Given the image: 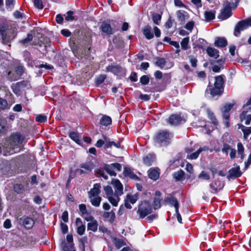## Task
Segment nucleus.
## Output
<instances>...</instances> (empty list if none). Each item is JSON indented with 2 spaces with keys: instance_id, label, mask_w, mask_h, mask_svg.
Listing matches in <instances>:
<instances>
[{
  "instance_id": "27",
  "label": "nucleus",
  "mask_w": 251,
  "mask_h": 251,
  "mask_svg": "<svg viewBox=\"0 0 251 251\" xmlns=\"http://www.w3.org/2000/svg\"><path fill=\"white\" fill-rule=\"evenodd\" d=\"M98 226V222L95 219L89 222L87 224V229L88 230H91L96 232L97 230Z\"/></svg>"
},
{
  "instance_id": "39",
  "label": "nucleus",
  "mask_w": 251,
  "mask_h": 251,
  "mask_svg": "<svg viewBox=\"0 0 251 251\" xmlns=\"http://www.w3.org/2000/svg\"><path fill=\"white\" fill-rule=\"evenodd\" d=\"M224 79L222 76H218L215 77L214 86L223 89Z\"/></svg>"
},
{
  "instance_id": "58",
  "label": "nucleus",
  "mask_w": 251,
  "mask_h": 251,
  "mask_svg": "<svg viewBox=\"0 0 251 251\" xmlns=\"http://www.w3.org/2000/svg\"><path fill=\"white\" fill-rule=\"evenodd\" d=\"M79 209L81 213V216L83 215V214H85V213H86V212H87L86 205L84 204H80L79 205Z\"/></svg>"
},
{
  "instance_id": "14",
  "label": "nucleus",
  "mask_w": 251,
  "mask_h": 251,
  "mask_svg": "<svg viewBox=\"0 0 251 251\" xmlns=\"http://www.w3.org/2000/svg\"><path fill=\"white\" fill-rule=\"evenodd\" d=\"M138 199V194H135L134 195H127L125 200V205L127 208H131V206L130 203H135Z\"/></svg>"
},
{
  "instance_id": "62",
  "label": "nucleus",
  "mask_w": 251,
  "mask_h": 251,
  "mask_svg": "<svg viewBox=\"0 0 251 251\" xmlns=\"http://www.w3.org/2000/svg\"><path fill=\"white\" fill-rule=\"evenodd\" d=\"M32 38H33V36H32V34H28L27 35V37L26 38H25V39L21 40L20 41V42L22 44H25L28 43L29 41H31L32 40Z\"/></svg>"
},
{
  "instance_id": "31",
  "label": "nucleus",
  "mask_w": 251,
  "mask_h": 251,
  "mask_svg": "<svg viewBox=\"0 0 251 251\" xmlns=\"http://www.w3.org/2000/svg\"><path fill=\"white\" fill-rule=\"evenodd\" d=\"M100 185L99 183L94 184L93 188L90 192V197L97 196L100 193Z\"/></svg>"
},
{
  "instance_id": "28",
  "label": "nucleus",
  "mask_w": 251,
  "mask_h": 251,
  "mask_svg": "<svg viewBox=\"0 0 251 251\" xmlns=\"http://www.w3.org/2000/svg\"><path fill=\"white\" fill-rule=\"evenodd\" d=\"M103 217L107 219L110 222L112 223L115 218V214L113 211L104 212L103 213Z\"/></svg>"
},
{
  "instance_id": "3",
  "label": "nucleus",
  "mask_w": 251,
  "mask_h": 251,
  "mask_svg": "<svg viewBox=\"0 0 251 251\" xmlns=\"http://www.w3.org/2000/svg\"><path fill=\"white\" fill-rule=\"evenodd\" d=\"M166 204H169L171 206H174L175 209V216H176L178 223L182 224L181 216L179 212V202L175 197H171L166 198L164 201Z\"/></svg>"
},
{
  "instance_id": "40",
  "label": "nucleus",
  "mask_w": 251,
  "mask_h": 251,
  "mask_svg": "<svg viewBox=\"0 0 251 251\" xmlns=\"http://www.w3.org/2000/svg\"><path fill=\"white\" fill-rule=\"evenodd\" d=\"M104 169L110 176H116V173H115L114 169L112 168V166H110V165H105L104 167Z\"/></svg>"
},
{
  "instance_id": "63",
  "label": "nucleus",
  "mask_w": 251,
  "mask_h": 251,
  "mask_svg": "<svg viewBox=\"0 0 251 251\" xmlns=\"http://www.w3.org/2000/svg\"><path fill=\"white\" fill-rule=\"evenodd\" d=\"M231 148L228 145H224L222 150L223 153H225L226 155L228 154V151H230Z\"/></svg>"
},
{
  "instance_id": "15",
  "label": "nucleus",
  "mask_w": 251,
  "mask_h": 251,
  "mask_svg": "<svg viewBox=\"0 0 251 251\" xmlns=\"http://www.w3.org/2000/svg\"><path fill=\"white\" fill-rule=\"evenodd\" d=\"M16 75L14 76H12L13 74L12 72H9L8 74V79L11 81H15L18 79H19L21 76L24 73V68L23 67L19 66L17 67L16 69Z\"/></svg>"
},
{
  "instance_id": "60",
  "label": "nucleus",
  "mask_w": 251,
  "mask_h": 251,
  "mask_svg": "<svg viewBox=\"0 0 251 251\" xmlns=\"http://www.w3.org/2000/svg\"><path fill=\"white\" fill-rule=\"evenodd\" d=\"M118 69L119 67L118 66H109L106 67V70L107 71L112 72L114 74L117 72Z\"/></svg>"
},
{
  "instance_id": "33",
  "label": "nucleus",
  "mask_w": 251,
  "mask_h": 251,
  "mask_svg": "<svg viewBox=\"0 0 251 251\" xmlns=\"http://www.w3.org/2000/svg\"><path fill=\"white\" fill-rule=\"evenodd\" d=\"M104 139L105 140V147L106 148H111L112 146L116 147L117 148H119L120 144L119 143H115L113 141H109L108 139L104 136Z\"/></svg>"
},
{
  "instance_id": "25",
  "label": "nucleus",
  "mask_w": 251,
  "mask_h": 251,
  "mask_svg": "<svg viewBox=\"0 0 251 251\" xmlns=\"http://www.w3.org/2000/svg\"><path fill=\"white\" fill-rule=\"evenodd\" d=\"M215 45L218 47H224L227 45V41L225 38L217 37L215 41Z\"/></svg>"
},
{
  "instance_id": "44",
  "label": "nucleus",
  "mask_w": 251,
  "mask_h": 251,
  "mask_svg": "<svg viewBox=\"0 0 251 251\" xmlns=\"http://www.w3.org/2000/svg\"><path fill=\"white\" fill-rule=\"evenodd\" d=\"M242 131L244 133V137L245 139H247L249 134L251 133V126L245 127L242 126Z\"/></svg>"
},
{
  "instance_id": "18",
  "label": "nucleus",
  "mask_w": 251,
  "mask_h": 251,
  "mask_svg": "<svg viewBox=\"0 0 251 251\" xmlns=\"http://www.w3.org/2000/svg\"><path fill=\"white\" fill-rule=\"evenodd\" d=\"M242 121L246 120L245 124L248 125L251 121V112L250 110L244 109L240 115Z\"/></svg>"
},
{
  "instance_id": "38",
  "label": "nucleus",
  "mask_w": 251,
  "mask_h": 251,
  "mask_svg": "<svg viewBox=\"0 0 251 251\" xmlns=\"http://www.w3.org/2000/svg\"><path fill=\"white\" fill-rule=\"evenodd\" d=\"M70 137L78 144H80L81 140H80L79 134L75 132H72L69 134Z\"/></svg>"
},
{
  "instance_id": "61",
  "label": "nucleus",
  "mask_w": 251,
  "mask_h": 251,
  "mask_svg": "<svg viewBox=\"0 0 251 251\" xmlns=\"http://www.w3.org/2000/svg\"><path fill=\"white\" fill-rule=\"evenodd\" d=\"M112 166V168L114 170H116L117 171H121L122 170V166L120 164L118 163H112L110 165Z\"/></svg>"
},
{
  "instance_id": "36",
  "label": "nucleus",
  "mask_w": 251,
  "mask_h": 251,
  "mask_svg": "<svg viewBox=\"0 0 251 251\" xmlns=\"http://www.w3.org/2000/svg\"><path fill=\"white\" fill-rule=\"evenodd\" d=\"M173 176L176 181L182 180L184 178V173L182 170H180L175 173Z\"/></svg>"
},
{
  "instance_id": "11",
  "label": "nucleus",
  "mask_w": 251,
  "mask_h": 251,
  "mask_svg": "<svg viewBox=\"0 0 251 251\" xmlns=\"http://www.w3.org/2000/svg\"><path fill=\"white\" fill-rule=\"evenodd\" d=\"M8 141L11 143L14 147H19L20 151L22 143L24 141V137L20 134H16L12 135Z\"/></svg>"
},
{
  "instance_id": "45",
  "label": "nucleus",
  "mask_w": 251,
  "mask_h": 251,
  "mask_svg": "<svg viewBox=\"0 0 251 251\" xmlns=\"http://www.w3.org/2000/svg\"><path fill=\"white\" fill-rule=\"evenodd\" d=\"M208 117L211 120L212 123L214 126H217L218 125V121L215 117L213 113L209 110H207Z\"/></svg>"
},
{
  "instance_id": "53",
  "label": "nucleus",
  "mask_w": 251,
  "mask_h": 251,
  "mask_svg": "<svg viewBox=\"0 0 251 251\" xmlns=\"http://www.w3.org/2000/svg\"><path fill=\"white\" fill-rule=\"evenodd\" d=\"M87 222H90L94 220V217L88 212L81 216Z\"/></svg>"
},
{
  "instance_id": "59",
  "label": "nucleus",
  "mask_w": 251,
  "mask_h": 251,
  "mask_svg": "<svg viewBox=\"0 0 251 251\" xmlns=\"http://www.w3.org/2000/svg\"><path fill=\"white\" fill-rule=\"evenodd\" d=\"M34 4L35 6L39 9H42L43 8L41 0H34Z\"/></svg>"
},
{
  "instance_id": "50",
  "label": "nucleus",
  "mask_w": 251,
  "mask_h": 251,
  "mask_svg": "<svg viewBox=\"0 0 251 251\" xmlns=\"http://www.w3.org/2000/svg\"><path fill=\"white\" fill-rule=\"evenodd\" d=\"M200 153V152L199 150H198L192 153L188 154L186 158L190 159H196L198 157Z\"/></svg>"
},
{
  "instance_id": "17",
  "label": "nucleus",
  "mask_w": 251,
  "mask_h": 251,
  "mask_svg": "<svg viewBox=\"0 0 251 251\" xmlns=\"http://www.w3.org/2000/svg\"><path fill=\"white\" fill-rule=\"evenodd\" d=\"M22 224L25 228L30 229L34 226L35 222L33 219L29 217H25L21 219Z\"/></svg>"
},
{
  "instance_id": "12",
  "label": "nucleus",
  "mask_w": 251,
  "mask_h": 251,
  "mask_svg": "<svg viewBox=\"0 0 251 251\" xmlns=\"http://www.w3.org/2000/svg\"><path fill=\"white\" fill-rule=\"evenodd\" d=\"M100 29L102 33L105 35H111L115 32L114 29L111 27L110 24L105 22L101 24Z\"/></svg>"
},
{
  "instance_id": "4",
  "label": "nucleus",
  "mask_w": 251,
  "mask_h": 251,
  "mask_svg": "<svg viewBox=\"0 0 251 251\" xmlns=\"http://www.w3.org/2000/svg\"><path fill=\"white\" fill-rule=\"evenodd\" d=\"M171 138V134L167 131L160 132L155 137V142L159 146L167 145Z\"/></svg>"
},
{
  "instance_id": "30",
  "label": "nucleus",
  "mask_w": 251,
  "mask_h": 251,
  "mask_svg": "<svg viewBox=\"0 0 251 251\" xmlns=\"http://www.w3.org/2000/svg\"><path fill=\"white\" fill-rule=\"evenodd\" d=\"M155 156L153 154H149L143 158L144 163L147 166H150L154 161Z\"/></svg>"
},
{
  "instance_id": "64",
  "label": "nucleus",
  "mask_w": 251,
  "mask_h": 251,
  "mask_svg": "<svg viewBox=\"0 0 251 251\" xmlns=\"http://www.w3.org/2000/svg\"><path fill=\"white\" fill-rule=\"evenodd\" d=\"M73 12L71 11H69L67 13V15L65 17V20L66 21H73L74 19V17L73 16Z\"/></svg>"
},
{
  "instance_id": "49",
  "label": "nucleus",
  "mask_w": 251,
  "mask_h": 251,
  "mask_svg": "<svg viewBox=\"0 0 251 251\" xmlns=\"http://www.w3.org/2000/svg\"><path fill=\"white\" fill-rule=\"evenodd\" d=\"M161 199L158 198H154L153 201V207L154 209H159L161 207Z\"/></svg>"
},
{
  "instance_id": "34",
  "label": "nucleus",
  "mask_w": 251,
  "mask_h": 251,
  "mask_svg": "<svg viewBox=\"0 0 251 251\" xmlns=\"http://www.w3.org/2000/svg\"><path fill=\"white\" fill-rule=\"evenodd\" d=\"M223 89L221 88L214 86L213 88L210 89V94L212 97L220 95L223 92Z\"/></svg>"
},
{
  "instance_id": "13",
  "label": "nucleus",
  "mask_w": 251,
  "mask_h": 251,
  "mask_svg": "<svg viewBox=\"0 0 251 251\" xmlns=\"http://www.w3.org/2000/svg\"><path fill=\"white\" fill-rule=\"evenodd\" d=\"M156 65L162 69H168L173 66V63L171 62H166L163 58H157L156 61Z\"/></svg>"
},
{
  "instance_id": "56",
  "label": "nucleus",
  "mask_w": 251,
  "mask_h": 251,
  "mask_svg": "<svg viewBox=\"0 0 251 251\" xmlns=\"http://www.w3.org/2000/svg\"><path fill=\"white\" fill-rule=\"evenodd\" d=\"M161 18V16L158 14H153L152 15V19L153 22L156 25L159 24L158 22L159 21H160Z\"/></svg>"
},
{
  "instance_id": "46",
  "label": "nucleus",
  "mask_w": 251,
  "mask_h": 251,
  "mask_svg": "<svg viewBox=\"0 0 251 251\" xmlns=\"http://www.w3.org/2000/svg\"><path fill=\"white\" fill-rule=\"evenodd\" d=\"M67 241L69 244H70V247L72 249V251H75L74 248V245L73 244V237L71 234H68L66 237Z\"/></svg>"
},
{
  "instance_id": "7",
  "label": "nucleus",
  "mask_w": 251,
  "mask_h": 251,
  "mask_svg": "<svg viewBox=\"0 0 251 251\" xmlns=\"http://www.w3.org/2000/svg\"><path fill=\"white\" fill-rule=\"evenodd\" d=\"M250 26H251V18L239 22L235 27L234 35L237 37L239 36L241 31L244 30Z\"/></svg>"
},
{
  "instance_id": "1",
  "label": "nucleus",
  "mask_w": 251,
  "mask_h": 251,
  "mask_svg": "<svg viewBox=\"0 0 251 251\" xmlns=\"http://www.w3.org/2000/svg\"><path fill=\"white\" fill-rule=\"evenodd\" d=\"M111 185L114 189V192L112 188L109 185L104 186L103 190L109 201L113 206H117L120 200V196L123 194V186L120 181L116 179H112Z\"/></svg>"
},
{
  "instance_id": "16",
  "label": "nucleus",
  "mask_w": 251,
  "mask_h": 251,
  "mask_svg": "<svg viewBox=\"0 0 251 251\" xmlns=\"http://www.w3.org/2000/svg\"><path fill=\"white\" fill-rule=\"evenodd\" d=\"M169 124L173 126H176L184 122L185 120L180 116L176 114L172 115L168 120Z\"/></svg>"
},
{
  "instance_id": "8",
  "label": "nucleus",
  "mask_w": 251,
  "mask_h": 251,
  "mask_svg": "<svg viewBox=\"0 0 251 251\" xmlns=\"http://www.w3.org/2000/svg\"><path fill=\"white\" fill-rule=\"evenodd\" d=\"M3 148V154L4 155H8L20 151L19 147H14L11 143L8 140H6L3 144L1 145Z\"/></svg>"
},
{
  "instance_id": "43",
  "label": "nucleus",
  "mask_w": 251,
  "mask_h": 251,
  "mask_svg": "<svg viewBox=\"0 0 251 251\" xmlns=\"http://www.w3.org/2000/svg\"><path fill=\"white\" fill-rule=\"evenodd\" d=\"M189 37H186L183 39L182 41L180 43L181 48L184 50H186L189 48Z\"/></svg>"
},
{
  "instance_id": "26",
  "label": "nucleus",
  "mask_w": 251,
  "mask_h": 251,
  "mask_svg": "<svg viewBox=\"0 0 251 251\" xmlns=\"http://www.w3.org/2000/svg\"><path fill=\"white\" fill-rule=\"evenodd\" d=\"M151 28L149 25L146 26L143 29L144 35L148 39H151L153 37V34L151 32Z\"/></svg>"
},
{
  "instance_id": "23",
  "label": "nucleus",
  "mask_w": 251,
  "mask_h": 251,
  "mask_svg": "<svg viewBox=\"0 0 251 251\" xmlns=\"http://www.w3.org/2000/svg\"><path fill=\"white\" fill-rule=\"evenodd\" d=\"M148 176L151 179L156 180L159 176V169L158 168H151L148 171Z\"/></svg>"
},
{
  "instance_id": "54",
  "label": "nucleus",
  "mask_w": 251,
  "mask_h": 251,
  "mask_svg": "<svg viewBox=\"0 0 251 251\" xmlns=\"http://www.w3.org/2000/svg\"><path fill=\"white\" fill-rule=\"evenodd\" d=\"M233 107V104L231 103L226 104L222 108V112L223 113H228L229 111Z\"/></svg>"
},
{
  "instance_id": "19",
  "label": "nucleus",
  "mask_w": 251,
  "mask_h": 251,
  "mask_svg": "<svg viewBox=\"0 0 251 251\" xmlns=\"http://www.w3.org/2000/svg\"><path fill=\"white\" fill-rule=\"evenodd\" d=\"M177 20L180 23H184L189 18L188 13L184 10H179L176 12Z\"/></svg>"
},
{
  "instance_id": "55",
  "label": "nucleus",
  "mask_w": 251,
  "mask_h": 251,
  "mask_svg": "<svg viewBox=\"0 0 251 251\" xmlns=\"http://www.w3.org/2000/svg\"><path fill=\"white\" fill-rule=\"evenodd\" d=\"M105 76L104 75H100L96 78V83L97 85H99L102 83L104 79H105Z\"/></svg>"
},
{
  "instance_id": "22",
  "label": "nucleus",
  "mask_w": 251,
  "mask_h": 251,
  "mask_svg": "<svg viewBox=\"0 0 251 251\" xmlns=\"http://www.w3.org/2000/svg\"><path fill=\"white\" fill-rule=\"evenodd\" d=\"M241 174L242 173L240 171L239 166H237L235 167L232 168L229 170V176L228 177L230 178H236L240 176Z\"/></svg>"
},
{
  "instance_id": "10",
  "label": "nucleus",
  "mask_w": 251,
  "mask_h": 251,
  "mask_svg": "<svg viewBox=\"0 0 251 251\" xmlns=\"http://www.w3.org/2000/svg\"><path fill=\"white\" fill-rule=\"evenodd\" d=\"M94 168L93 163L90 161L80 165V169H76L75 172L79 175L86 174L91 172Z\"/></svg>"
},
{
  "instance_id": "41",
  "label": "nucleus",
  "mask_w": 251,
  "mask_h": 251,
  "mask_svg": "<svg viewBox=\"0 0 251 251\" xmlns=\"http://www.w3.org/2000/svg\"><path fill=\"white\" fill-rule=\"evenodd\" d=\"M14 0H5V6L8 10L12 11L14 9Z\"/></svg>"
},
{
  "instance_id": "51",
  "label": "nucleus",
  "mask_w": 251,
  "mask_h": 251,
  "mask_svg": "<svg viewBox=\"0 0 251 251\" xmlns=\"http://www.w3.org/2000/svg\"><path fill=\"white\" fill-rule=\"evenodd\" d=\"M36 120L40 123H44L47 121V117L46 115L39 114L36 116Z\"/></svg>"
},
{
  "instance_id": "42",
  "label": "nucleus",
  "mask_w": 251,
  "mask_h": 251,
  "mask_svg": "<svg viewBox=\"0 0 251 251\" xmlns=\"http://www.w3.org/2000/svg\"><path fill=\"white\" fill-rule=\"evenodd\" d=\"M244 148L241 143L237 144V152L238 154L241 155V159H243L244 157Z\"/></svg>"
},
{
  "instance_id": "2",
  "label": "nucleus",
  "mask_w": 251,
  "mask_h": 251,
  "mask_svg": "<svg viewBox=\"0 0 251 251\" xmlns=\"http://www.w3.org/2000/svg\"><path fill=\"white\" fill-rule=\"evenodd\" d=\"M0 33L4 44H7L15 36V30L5 24L0 25Z\"/></svg>"
},
{
  "instance_id": "52",
  "label": "nucleus",
  "mask_w": 251,
  "mask_h": 251,
  "mask_svg": "<svg viewBox=\"0 0 251 251\" xmlns=\"http://www.w3.org/2000/svg\"><path fill=\"white\" fill-rule=\"evenodd\" d=\"M126 245V243L122 239H118L115 242V246L118 249H119Z\"/></svg>"
},
{
  "instance_id": "24",
  "label": "nucleus",
  "mask_w": 251,
  "mask_h": 251,
  "mask_svg": "<svg viewBox=\"0 0 251 251\" xmlns=\"http://www.w3.org/2000/svg\"><path fill=\"white\" fill-rule=\"evenodd\" d=\"M124 174L126 176L135 179H138V177L133 173V172L129 168L126 167L124 168Z\"/></svg>"
},
{
  "instance_id": "6",
  "label": "nucleus",
  "mask_w": 251,
  "mask_h": 251,
  "mask_svg": "<svg viewBox=\"0 0 251 251\" xmlns=\"http://www.w3.org/2000/svg\"><path fill=\"white\" fill-rule=\"evenodd\" d=\"M30 87V83L28 81L23 80L11 85L13 92L17 96L21 95L22 91Z\"/></svg>"
},
{
  "instance_id": "21",
  "label": "nucleus",
  "mask_w": 251,
  "mask_h": 251,
  "mask_svg": "<svg viewBox=\"0 0 251 251\" xmlns=\"http://www.w3.org/2000/svg\"><path fill=\"white\" fill-rule=\"evenodd\" d=\"M210 187L212 190V193H217L219 190L222 189L224 187V183L219 180H216L214 182L210 184Z\"/></svg>"
},
{
  "instance_id": "37",
  "label": "nucleus",
  "mask_w": 251,
  "mask_h": 251,
  "mask_svg": "<svg viewBox=\"0 0 251 251\" xmlns=\"http://www.w3.org/2000/svg\"><path fill=\"white\" fill-rule=\"evenodd\" d=\"M91 203L95 206H99L101 200V198L100 197L94 196L90 197Z\"/></svg>"
},
{
  "instance_id": "9",
  "label": "nucleus",
  "mask_w": 251,
  "mask_h": 251,
  "mask_svg": "<svg viewBox=\"0 0 251 251\" xmlns=\"http://www.w3.org/2000/svg\"><path fill=\"white\" fill-rule=\"evenodd\" d=\"M224 8L221 10V13L218 15V18L220 20H225L228 18L231 15V4L228 2H225Z\"/></svg>"
},
{
  "instance_id": "57",
  "label": "nucleus",
  "mask_w": 251,
  "mask_h": 251,
  "mask_svg": "<svg viewBox=\"0 0 251 251\" xmlns=\"http://www.w3.org/2000/svg\"><path fill=\"white\" fill-rule=\"evenodd\" d=\"M140 82L143 85H146L149 82V77L147 75H143L140 78Z\"/></svg>"
},
{
  "instance_id": "48",
  "label": "nucleus",
  "mask_w": 251,
  "mask_h": 251,
  "mask_svg": "<svg viewBox=\"0 0 251 251\" xmlns=\"http://www.w3.org/2000/svg\"><path fill=\"white\" fill-rule=\"evenodd\" d=\"M198 178L200 179L209 180L210 178V176L209 174L204 171H202L199 175Z\"/></svg>"
},
{
  "instance_id": "29",
  "label": "nucleus",
  "mask_w": 251,
  "mask_h": 251,
  "mask_svg": "<svg viewBox=\"0 0 251 251\" xmlns=\"http://www.w3.org/2000/svg\"><path fill=\"white\" fill-rule=\"evenodd\" d=\"M206 52L210 57L217 58L219 56L218 50L214 48L208 47L206 50Z\"/></svg>"
},
{
  "instance_id": "5",
  "label": "nucleus",
  "mask_w": 251,
  "mask_h": 251,
  "mask_svg": "<svg viewBox=\"0 0 251 251\" xmlns=\"http://www.w3.org/2000/svg\"><path fill=\"white\" fill-rule=\"evenodd\" d=\"M137 214L140 218H144L152 212V208L150 202L144 201L139 205Z\"/></svg>"
},
{
  "instance_id": "32",
  "label": "nucleus",
  "mask_w": 251,
  "mask_h": 251,
  "mask_svg": "<svg viewBox=\"0 0 251 251\" xmlns=\"http://www.w3.org/2000/svg\"><path fill=\"white\" fill-rule=\"evenodd\" d=\"M204 15L206 22L210 21L215 18V11H206L204 13Z\"/></svg>"
},
{
  "instance_id": "47",
  "label": "nucleus",
  "mask_w": 251,
  "mask_h": 251,
  "mask_svg": "<svg viewBox=\"0 0 251 251\" xmlns=\"http://www.w3.org/2000/svg\"><path fill=\"white\" fill-rule=\"evenodd\" d=\"M9 108L6 100L0 98V109L4 110Z\"/></svg>"
},
{
  "instance_id": "35",
  "label": "nucleus",
  "mask_w": 251,
  "mask_h": 251,
  "mask_svg": "<svg viewBox=\"0 0 251 251\" xmlns=\"http://www.w3.org/2000/svg\"><path fill=\"white\" fill-rule=\"evenodd\" d=\"M100 123L103 126H107L111 124L112 120L109 116L104 115L101 118Z\"/></svg>"
},
{
  "instance_id": "20",
  "label": "nucleus",
  "mask_w": 251,
  "mask_h": 251,
  "mask_svg": "<svg viewBox=\"0 0 251 251\" xmlns=\"http://www.w3.org/2000/svg\"><path fill=\"white\" fill-rule=\"evenodd\" d=\"M75 225L77 226V233L80 235H83L85 231V226L79 218L76 219Z\"/></svg>"
}]
</instances>
